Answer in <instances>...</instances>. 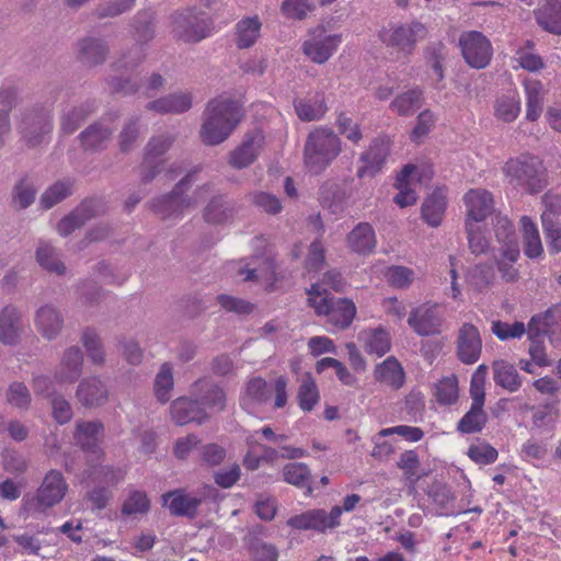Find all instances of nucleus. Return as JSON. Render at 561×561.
I'll return each instance as SVG.
<instances>
[{
  "instance_id": "1",
  "label": "nucleus",
  "mask_w": 561,
  "mask_h": 561,
  "mask_svg": "<svg viewBox=\"0 0 561 561\" xmlns=\"http://www.w3.org/2000/svg\"><path fill=\"white\" fill-rule=\"evenodd\" d=\"M241 105L229 96L220 95L211 100L205 112L201 137L207 145L222 142L241 121Z\"/></svg>"
},
{
  "instance_id": "2",
  "label": "nucleus",
  "mask_w": 561,
  "mask_h": 561,
  "mask_svg": "<svg viewBox=\"0 0 561 561\" xmlns=\"http://www.w3.org/2000/svg\"><path fill=\"white\" fill-rule=\"evenodd\" d=\"M196 391L205 392L199 401H192L186 398H180L171 404V415L179 425H185L191 422L202 424L207 417L205 409L211 411H221L226 404L224 391L210 385L206 380H199L195 385Z\"/></svg>"
},
{
  "instance_id": "3",
  "label": "nucleus",
  "mask_w": 561,
  "mask_h": 561,
  "mask_svg": "<svg viewBox=\"0 0 561 561\" xmlns=\"http://www.w3.org/2000/svg\"><path fill=\"white\" fill-rule=\"evenodd\" d=\"M308 304L319 317H324L334 330L351 327L357 314V307L350 298H333L321 284H312L307 291Z\"/></svg>"
},
{
  "instance_id": "4",
  "label": "nucleus",
  "mask_w": 561,
  "mask_h": 561,
  "mask_svg": "<svg viewBox=\"0 0 561 561\" xmlns=\"http://www.w3.org/2000/svg\"><path fill=\"white\" fill-rule=\"evenodd\" d=\"M342 142L334 130L327 126L312 129L304 148V163L313 174L323 172L341 153Z\"/></svg>"
},
{
  "instance_id": "5",
  "label": "nucleus",
  "mask_w": 561,
  "mask_h": 561,
  "mask_svg": "<svg viewBox=\"0 0 561 561\" xmlns=\"http://www.w3.org/2000/svg\"><path fill=\"white\" fill-rule=\"evenodd\" d=\"M196 181V172L188 173L182 179L171 194L163 195L153 205V211L163 219L178 218L193 209L197 202L209 193V186L198 187L193 196L186 195L187 190Z\"/></svg>"
},
{
  "instance_id": "6",
  "label": "nucleus",
  "mask_w": 561,
  "mask_h": 561,
  "mask_svg": "<svg viewBox=\"0 0 561 561\" xmlns=\"http://www.w3.org/2000/svg\"><path fill=\"white\" fill-rule=\"evenodd\" d=\"M503 172L511 185L530 194L538 193L547 184L542 162L533 156L508 159L503 167Z\"/></svg>"
},
{
  "instance_id": "7",
  "label": "nucleus",
  "mask_w": 561,
  "mask_h": 561,
  "mask_svg": "<svg viewBox=\"0 0 561 561\" xmlns=\"http://www.w3.org/2000/svg\"><path fill=\"white\" fill-rule=\"evenodd\" d=\"M141 59V49L136 47L133 51L123 56L116 62L117 70H124V72H122L121 77H114L111 79L110 84L114 91L123 92L125 94L140 92L146 96H150L163 85V78L159 73H152L150 78L139 87L138 73L135 72V69Z\"/></svg>"
},
{
  "instance_id": "8",
  "label": "nucleus",
  "mask_w": 561,
  "mask_h": 561,
  "mask_svg": "<svg viewBox=\"0 0 561 561\" xmlns=\"http://www.w3.org/2000/svg\"><path fill=\"white\" fill-rule=\"evenodd\" d=\"M433 176V170L425 163H409L402 168L396 180L399 193L393 202L401 208L414 205L419 191L428 184Z\"/></svg>"
},
{
  "instance_id": "9",
  "label": "nucleus",
  "mask_w": 561,
  "mask_h": 561,
  "mask_svg": "<svg viewBox=\"0 0 561 561\" xmlns=\"http://www.w3.org/2000/svg\"><path fill=\"white\" fill-rule=\"evenodd\" d=\"M343 42L342 34L329 33L324 26L311 28L301 43V51L311 62L325 64Z\"/></svg>"
},
{
  "instance_id": "10",
  "label": "nucleus",
  "mask_w": 561,
  "mask_h": 561,
  "mask_svg": "<svg viewBox=\"0 0 561 561\" xmlns=\"http://www.w3.org/2000/svg\"><path fill=\"white\" fill-rule=\"evenodd\" d=\"M172 32L184 42L196 43L211 34L213 22L205 12L187 9L172 16Z\"/></svg>"
},
{
  "instance_id": "11",
  "label": "nucleus",
  "mask_w": 561,
  "mask_h": 561,
  "mask_svg": "<svg viewBox=\"0 0 561 561\" xmlns=\"http://www.w3.org/2000/svg\"><path fill=\"white\" fill-rule=\"evenodd\" d=\"M427 34L426 27L420 22L410 23H390L379 31L380 41L389 46L410 54L415 44L425 38Z\"/></svg>"
},
{
  "instance_id": "12",
  "label": "nucleus",
  "mask_w": 561,
  "mask_h": 561,
  "mask_svg": "<svg viewBox=\"0 0 561 561\" xmlns=\"http://www.w3.org/2000/svg\"><path fill=\"white\" fill-rule=\"evenodd\" d=\"M342 508L334 505L330 510L312 508L295 515L287 525L297 530H313L320 534L333 531L341 525Z\"/></svg>"
},
{
  "instance_id": "13",
  "label": "nucleus",
  "mask_w": 561,
  "mask_h": 561,
  "mask_svg": "<svg viewBox=\"0 0 561 561\" xmlns=\"http://www.w3.org/2000/svg\"><path fill=\"white\" fill-rule=\"evenodd\" d=\"M445 314L442 306L427 300L410 311L408 324L420 336L439 335L443 332Z\"/></svg>"
},
{
  "instance_id": "14",
  "label": "nucleus",
  "mask_w": 561,
  "mask_h": 561,
  "mask_svg": "<svg viewBox=\"0 0 561 561\" xmlns=\"http://www.w3.org/2000/svg\"><path fill=\"white\" fill-rule=\"evenodd\" d=\"M459 47L467 65L474 69L488 67L493 56L490 39L478 31L463 32L459 37Z\"/></svg>"
},
{
  "instance_id": "15",
  "label": "nucleus",
  "mask_w": 561,
  "mask_h": 561,
  "mask_svg": "<svg viewBox=\"0 0 561 561\" xmlns=\"http://www.w3.org/2000/svg\"><path fill=\"white\" fill-rule=\"evenodd\" d=\"M68 484L61 472L48 471L34 497V505L37 511H45L58 504L65 497Z\"/></svg>"
},
{
  "instance_id": "16",
  "label": "nucleus",
  "mask_w": 561,
  "mask_h": 561,
  "mask_svg": "<svg viewBox=\"0 0 561 561\" xmlns=\"http://www.w3.org/2000/svg\"><path fill=\"white\" fill-rule=\"evenodd\" d=\"M545 210L541 214V224L550 253L561 252V224L553 220L561 214L560 197L552 194L543 196Z\"/></svg>"
},
{
  "instance_id": "17",
  "label": "nucleus",
  "mask_w": 561,
  "mask_h": 561,
  "mask_svg": "<svg viewBox=\"0 0 561 561\" xmlns=\"http://www.w3.org/2000/svg\"><path fill=\"white\" fill-rule=\"evenodd\" d=\"M456 351L458 359L466 364L477 363L482 353V339L478 328L472 323H463L457 334Z\"/></svg>"
},
{
  "instance_id": "18",
  "label": "nucleus",
  "mask_w": 561,
  "mask_h": 561,
  "mask_svg": "<svg viewBox=\"0 0 561 561\" xmlns=\"http://www.w3.org/2000/svg\"><path fill=\"white\" fill-rule=\"evenodd\" d=\"M466 206V226H477L486 219L494 209L492 194L484 188H472L463 196Z\"/></svg>"
},
{
  "instance_id": "19",
  "label": "nucleus",
  "mask_w": 561,
  "mask_h": 561,
  "mask_svg": "<svg viewBox=\"0 0 561 561\" xmlns=\"http://www.w3.org/2000/svg\"><path fill=\"white\" fill-rule=\"evenodd\" d=\"M389 152L390 139L387 136L374 139L368 150L360 158L363 165L358 169L357 175L365 178L377 174L386 162Z\"/></svg>"
},
{
  "instance_id": "20",
  "label": "nucleus",
  "mask_w": 561,
  "mask_h": 561,
  "mask_svg": "<svg viewBox=\"0 0 561 561\" xmlns=\"http://www.w3.org/2000/svg\"><path fill=\"white\" fill-rule=\"evenodd\" d=\"M264 144V136L260 130L248 134L240 146L229 154V163L237 169L247 168L257 158Z\"/></svg>"
},
{
  "instance_id": "21",
  "label": "nucleus",
  "mask_w": 561,
  "mask_h": 561,
  "mask_svg": "<svg viewBox=\"0 0 561 561\" xmlns=\"http://www.w3.org/2000/svg\"><path fill=\"white\" fill-rule=\"evenodd\" d=\"M83 356L78 346L67 348L55 370L54 380L62 387L73 383L82 373Z\"/></svg>"
},
{
  "instance_id": "22",
  "label": "nucleus",
  "mask_w": 561,
  "mask_h": 561,
  "mask_svg": "<svg viewBox=\"0 0 561 561\" xmlns=\"http://www.w3.org/2000/svg\"><path fill=\"white\" fill-rule=\"evenodd\" d=\"M76 394L82 405L95 408L107 401L108 389L101 378L92 376L80 380Z\"/></svg>"
},
{
  "instance_id": "23",
  "label": "nucleus",
  "mask_w": 561,
  "mask_h": 561,
  "mask_svg": "<svg viewBox=\"0 0 561 561\" xmlns=\"http://www.w3.org/2000/svg\"><path fill=\"white\" fill-rule=\"evenodd\" d=\"M270 399V391L264 379L255 377L250 379L240 397V405L249 414L256 415Z\"/></svg>"
},
{
  "instance_id": "24",
  "label": "nucleus",
  "mask_w": 561,
  "mask_h": 561,
  "mask_svg": "<svg viewBox=\"0 0 561 561\" xmlns=\"http://www.w3.org/2000/svg\"><path fill=\"white\" fill-rule=\"evenodd\" d=\"M526 100V119L536 122L542 114L547 90L543 83L534 78L522 81Z\"/></svg>"
},
{
  "instance_id": "25",
  "label": "nucleus",
  "mask_w": 561,
  "mask_h": 561,
  "mask_svg": "<svg viewBox=\"0 0 561 561\" xmlns=\"http://www.w3.org/2000/svg\"><path fill=\"white\" fill-rule=\"evenodd\" d=\"M172 145L169 136L153 137L147 145L146 154L142 165V180L150 181L158 172V165L161 163V157L168 151Z\"/></svg>"
},
{
  "instance_id": "26",
  "label": "nucleus",
  "mask_w": 561,
  "mask_h": 561,
  "mask_svg": "<svg viewBox=\"0 0 561 561\" xmlns=\"http://www.w3.org/2000/svg\"><path fill=\"white\" fill-rule=\"evenodd\" d=\"M529 336L561 333V304L549 308L545 313L530 319L527 330Z\"/></svg>"
},
{
  "instance_id": "27",
  "label": "nucleus",
  "mask_w": 561,
  "mask_h": 561,
  "mask_svg": "<svg viewBox=\"0 0 561 561\" xmlns=\"http://www.w3.org/2000/svg\"><path fill=\"white\" fill-rule=\"evenodd\" d=\"M358 341L369 355L381 357L391 348L389 332L381 327L368 328L358 333Z\"/></svg>"
},
{
  "instance_id": "28",
  "label": "nucleus",
  "mask_w": 561,
  "mask_h": 561,
  "mask_svg": "<svg viewBox=\"0 0 561 561\" xmlns=\"http://www.w3.org/2000/svg\"><path fill=\"white\" fill-rule=\"evenodd\" d=\"M64 324L61 313L53 306L46 305L37 309L35 314V327L39 334L54 340L60 333Z\"/></svg>"
},
{
  "instance_id": "29",
  "label": "nucleus",
  "mask_w": 561,
  "mask_h": 561,
  "mask_svg": "<svg viewBox=\"0 0 561 561\" xmlns=\"http://www.w3.org/2000/svg\"><path fill=\"white\" fill-rule=\"evenodd\" d=\"M347 247L357 254L371 253L377 244L376 233L368 222H359L346 236Z\"/></svg>"
},
{
  "instance_id": "30",
  "label": "nucleus",
  "mask_w": 561,
  "mask_h": 561,
  "mask_svg": "<svg viewBox=\"0 0 561 561\" xmlns=\"http://www.w3.org/2000/svg\"><path fill=\"white\" fill-rule=\"evenodd\" d=\"M373 375L376 381L393 389L401 388L405 379L402 365L393 356H389L383 362L377 364Z\"/></svg>"
},
{
  "instance_id": "31",
  "label": "nucleus",
  "mask_w": 561,
  "mask_h": 561,
  "mask_svg": "<svg viewBox=\"0 0 561 561\" xmlns=\"http://www.w3.org/2000/svg\"><path fill=\"white\" fill-rule=\"evenodd\" d=\"M262 21L257 15L244 16L234 25V43L238 48L252 47L261 36Z\"/></svg>"
},
{
  "instance_id": "32",
  "label": "nucleus",
  "mask_w": 561,
  "mask_h": 561,
  "mask_svg": "<svg viewBox=\"0 0 561 561\" xmlns=\"http://www.w3.org/2000/svg\"><path fill=\"white\" fill-rule=\"evenodd\" d=\"M492 369L496 386L508 392H516L520 389L523 379L513 364L504 359L494 360Z\"/></svg>"
},
{
  "instance_id": "33",
  "label": "nucleus",
  "mask_w": 561,
  "mask_h": 561,
  "mask_svg": "<svg viewBox=\"0 0 561 561\" xmlns=\"http://www.w3.org/2000/svg\"><path fill=\"white\" fill-rule=\"evenodd\" d=\"M103 436V426L98 421L78 422L76 442L88 451L96 454Z\"/></svg>"
},
{
  "instance_id": "34",
  "label": "nucleus",
  "mask_w": 561,
  "mask_h": 561,
  "mask_svg": "<svg viewBox=\"0 0 561 561\" xmlns=\"http://www.w3.org/2000/svg\"><path fill=\"white\" fill-rule=\"evenodd\" d=\"M162 501L173 515L192 516L201 504V499L185 494L181 490L164 494Z\"/></svg>"
},
{
  "instance_id": "35",
  "label": "nucleus",
  "mask_w": 561,
  "mask_h": 561,
  "mask_svg": "<svg viewBox=\"0 0 561 561\" xmlns=\"http://www.w3.org/2000/svg\"><path fill=\"white\" fill-rule=\"evenodd\" d=\"M524 253L529 259H539L543 254V245L537 225L528 216L520 218Z\"/></svg>"
},
{
  "instance_id": "36",
  "label": "nucleus",
  "mask_w": 561,
  "mask_h": 561,
  "mask_svg": "<svg viewBox=\"0 0 561 561\" xmlns=\"http://www.w3.org/2000/svg\"><path fill=\"white\" fill-rule=\"evenodd\" d=\"M192 106V98L188 93H174L156 101L149 102L147 108L160 114H180Z\"/></svg>"
},
{
  "instance_id": "37",
  "label": "nucleus",
  "mask_w": 561,
  "mask_h": 561,
  "mask_svg": "<svg viewBox=\"0 0 561 561\" xmlns=\"http://www.w3.org/2000/svg\"><path fill=\"white\" fill-rule=\"evenodd\" d=\"M494 116L504 123L514 122L520 113V98L516 90L499 95L493 105Z\"/></svg>"
},
{
  "instance_id": "38",
  "label": "nucleus",
  "mask_w": 561,
  "mask_h": 561,
  "mask_svg": "<svg viewBox=\"0 0 561 561\" xmlns=\"http://www.w3.org/2000/svg\"><path fill=\"white\" fill-rule=\"evenodd\" d=\"M446 210V190L436 188L424 201L422 206L423 219L432 227H438Z\"/></svg>"
},
{
  "instance_id": "39",
  "label": "nucleus",
  "mask_w": 561,
  "mask_h": 561,
  "mask_svg": "<svg viewBox=\"0 0 561 561\" xmlns=\"http://www.w3.org/2000/svg\"><path fill=\"white\" fill-rule=\"evenodd\" d=\"M22 329L20 311L14 307H5L0 314V341L13 345L18 342Z\"/></svg>"
},
{
  "instance_id": "40",
  "label": "nucleus",
  "mask_w": 561,
  "mask_h": 561,
  "mask_svg": "<svg viewBox=\"0 0 561 561\" xmlns=\"http://www.w3.org/2000/svg\"><path fill=\"white\" fill-rule=\"evenodd\" d=\"M536 20L545 31L561 35V0H547L537 10Z\"/></svg>"
},
{
  "instance_id": "41",
  "label": "nucleus",
  "mask_w": 561,
  "mask_h": 561,
  "mask_svg": "<svg viewBox=\"0 0 561 561\" xmlns=\"http://www.w3.org/2000/svg\"><path fill=\"white\" fill-rule=\"evenodd\" d=\"M500 252L501 255L496 257V265L502 279L507 283L516 282L519 278V272L514 264L520 254L518 243H507L506 248L500 249Z\"/></svg>"
},
{
  "instance_id": "42",
  "label": "nucleus",
  "mask_w": 561,
  "mask_h": 561,
  "mask_svg": "<svg viewBox=\"0 0 561 561\" xmlns=\"http://www.w3.org/2000/svg\"><path fill=\"white\" fill-rule=\"evenodd\" d=\"M298 117L304 122L320 119L327 112V105L322 93H316L309 98L298 99L294 102Z\"/></svg>"
},
{
  "instance_id": "43",
  "label": "nucleus",
  "mask_w": 561,
  "mask_h": 561,
  "mask_svg": "<svg viewBox=\"0 0 561 561\" xmlns=\"http://www.w3.org/2000/svg\"><path fill=\"white\" fill-rule=\"evenodd\" d=\"M51 128V118L46 115L23 122L21 133L30 146H37L46 139Z\"/></svg>"
},
{
  "instance_id": "44",
  "label": "nucleus",
  "mask_w": 561,
  "mask_h": 561,
  "mask_svg": "<svg viewBox=\"0 0 561 561\" xmlns=\"http://www.w3.org/2000/svg\"><path fill=\"white\" fill-rule=\"evenodd\" d=\"M422 104V91L411 89L397 95L390 103V110L400 116H410Z\"/></svg>"
},
{
  "instance_id": "45",
  "label": "nucleus",
  "mask_w": 561,
  "mask_h": 561,
  "mask_svg": "<svg viewBox=\"0 0 561 561\" xmlns=\"http://www.w3.org/2000/svg\"><path fill=\"white\" fill-rule=\"evenodd\" d=\"M92 202L83 203L59 221L57 226L58 233L62 237L70 234L92 217Z\"/></svg>"
},
{
  "instance_id": "46",
  "label": "nucleus",
  "mask_w": 561,
  "mask_h": 561,
  "mask_svg": "<svg viewBox=\"0 0 561 561\" xmlns=\"http://www.w3.org/2000/svg\"><path fill=\"white\" fill-rule=\"evenodd\" d=\"M18 96L14 85H3L0 89V146L4 136L10 131L9 111Z\"/></svg>"
},
{
  "instance_id": "47",
  "label": "nucleus",
  "mask_w": 561,
  "mask_h": 561,
  "mask_svg": "<svg viewBox=\"0 0 561 561\" xmlns=\"http://www.w3.org/2000/svg\"><path fill=\"white\" fill-rule=\"evenodd\" d=\"M433 396L442 405H450L458 399V379L455 375L440 378L433 388Z\"/></svg>"
},
{
  "instance_id": "48",
  "label": "nucleus",
  "mask_w": 561,
  "mask_h": 561,
  "mask_svg": "<svg viewBox=\"0 0 561 561\" xmlns=\"http://www.w3.org/2000/svg\"><path fill=\"white\" fill-rule=\"evenodd\" d=\"M383 276L386 282L393 288L408 289L415 280L416 274L414 270L403 265L388 266Z\"/></svg>"
},
{
  "instance_id": "49",
  "label": "nucleus",
  "mask_w": 561,
  "mask_h": 561,
  "mask_svg": "<svg viewBox=\"0 0 561 561\" xmlns=\"http://www.w3.org/2000/svg\"><path fill=\"white\" fill-rule=\"evenodd\" d=\"M112 128L104 123L90 126L81 134V140L87 149H100L110 139Z\"/></svg>"
},
{
  "instance_id": "50",
  "label": "nucleus",
  "mask_w": 561,
  "mask_h": 561,
  "mask_svg": "<svg viewBox=\"0 0 561 561\" xmlns=\"http://www.w3.org/2000/svg\"><path fill=\"white\" fill-rule=\"evenodd\" d=\"M150 507V501L145 492L131 491L122 505V514L137 518L145 515Z\"/></svg>"
},
{
  "instance_id": "51",
  "label": "nucleus",
  "mask_w": 561,
  "mask_h": 561,
  "mask_svg": "<svg viewBox=\"0 0 561 561\" xmlns=\"http://www.w3.org/2000/svg\"><path fill=\"white\" fill-rule=\"evenodd\" d=\"M319 390L313 378L306 374L299 390H298V402L301 410L309 412L319 402Z\"/></svg>"
},
{
  "instance_id": "52",
  "label": "nucleus",
  "mask_w": 561,
  "mask_h": 561,
  "mask_svg": "<svg viewBox=\"0 0 561 561\" xmlns=\"http://www.w3.org/2000/svg\"><path fill=\"white\" fill-rule=\"evenodd\" d=\"M79 54L83 61L98 64L104 60L107 47L101 39L87 38L80 43Z\"/></svg>"
},
{
  "instance_id": "53",
  "label": "nucleus",
  "mask_w": 561,
  "mask_h": 561,
  "mask_svg": "<svg viewBox=\"0 0 561 561\" xmlns=\"http://www.w3.org/2000/svg\"><path fill=\"white\" fill-rule=\"evenodd\" d=\"M486 422V415L483 407H476L471 404L469 412H467L458 423V430L463 434H471L480 432Z\"/></svg>"
},
{
  "instance_id": "54",
  "label": "nucleus",
  "mask_w": 561,
  "mask_h": 561,
  "mask_svg": "<svg viewBox=\"0 0 561 561\" xmlns=\"http://www.w3.org/2000/svg\"><path fill=\"white\" fill-rule=\"evenodd\" d=\"M154 394L157 399L165 403L171 398V391L173 389V374L170 364L164 363L154 380Z\"/></svg>"
},
{
  "instance_id": "55",
  "label": "nucleus",
  "mask_w": 561,
  "mask_h": 561,
  "mask_svg": "<svg viewBox=\"0 0 561 561\" xmlns=\"http://www.w3.org/2000/svg\"><path fill=\"white\" fill-rule=\"evenodd\" d=\"M36 259L41 266L49 272L61 275L66 271L64 263L57 257L54 248L46 242L39 243L36 250Z\"/></svg>"
},
{
  "instance_id": "56",
  "label": "nucleus",
  "mask_w": 561,
  "mask_h": 561,
  "mask_svg": "<svg viewBox=\"0 0 561 561\" xmlns=\"http://www.w3.org/2000/svg\"><path fill=\"white\" fill-rule=\"evenodd\" d=\"M283 477L287 483L300 488L308 486V493L311 492L309 486L310 470L305 463L291 462L286 465L283 469Z\"/></svg>"
},
{
  "instance_id": "57",
  "label": "nucleus",
  "mask_w": 561,
  "mask_h": 561,
  "mask_svg": "<svg viewBox=\"0 0 561 561\" xmlns=\"http://www.w3.org/2000/svg\"><path fill=\"white\" fill-rule=\"evenodd\" d=\"M526 45L527 47H520L515 51L514 61L525 70L537 72L545 67V64L540 56L531 51L533 43L528 41Z\"/></svg>"
},
{
  "instance_id": "58",
  "label": "nucleus",
  "mask_w": 561,
  "mask_h": 561,
  "mask_svg": "<svg viewBox=\"0 0 561 561\" xmlns=\"http://www.w3.org/2000/svg\"><path fill=\"white\" fill-rule=\"evenodd\" d=\"M71 183L69 181H58L49 186L41 197V205L48 209L61 202L71 194Z\"/></svg>"
},
{
  "instance_id": "59",
  "label": "nucleus",
  "mask_w": 561,
  "mask_h": 561,
  "mask_svg": "<svg viewBox=\"0 0 561 561\" xmlns=\"http://www.w3.org/2000/svg\"><path fill=\"white\" fill-rule=\"evenodd\" d=\"M488 375V366L484 364H481L478 366V368L474 370V373L471 376L470 381V396L472 399V405L476 407H483L484 404V385L485 379Z\"/></svg>"
},
{
  "instance_id": "60",
  "label": "nucleus",
  "mask_w": 561,
  "mask_h": 561,
  "mask_svg": "<svg viewBox=\"0 0 561 561\" xmlns=\"http://www.w3.org/2000/svg\"><path fill=\"white\" fill-rule=\"evenodd\" d=\"M491 331L499 340L506 341L522 337L526 332V328L523 322L508 323L497 320L492 322Z\"/></svg>"
},
{
  "instance_id": "61",
  "label": "nucleus",
  "mask_w": 561,
  "mask_h": 561,
  "mask_svg": "<svg viewBox=\"0 0 561 561\" xmlns=\"http://www.w3.org/2000/svg\"><path fill=\"white\" fill-rule=\"evenodd\" d=\"M312 10L310 0H284L280 5L283 15L291 20H304Z\"/></svg>"
},
{
  "instance_id": "62",
  "label": "nucleus",
  "mask_w": 561,
  "mask_h": 561,
  "mask_svg": "<svg viewBox=\"0 0 561 561\" xmlns=\"http://www.w3.org/2000/svg\"><path fill=\"white\" fill-rule=\"evenodd\" d=\"M82 344L90 360L95 365L104 363V351L98 334L92 330H85L82 334Z\"/></svg>"
},
{
  "instance_id": "63",
  "label": "nucleus",
  "mask_w": 561,
  "mask_h": 561,
  "mask_svg": "<svg viewBox=\"0 0 561 561\" xmlns=\"http://www.w3.org/2000/svg\"><path fill=\"white\" fill-rule=\"evenodd\" d=\"M468 456L479 465L493 463L499 456L497 450L486 443L471 445L468 449Z\"/></svg>"
},
{
  "instance_id": "64",
  "label": "nucleus",
  "mask_w": 561,
  "mask_h": 561,
  "mask_svg": "<svg viewBox=\"0 0 561 561\" xmlns=\"http://www.w3.org/2000/svg\"><path fill=\"white\" fill-rule=\"evenodd\" d=\"M336 126L340 134L345 136L346 139L355 145L358 144L363 138L359 125L344 113H341L337 116Z\"/></svg>"
}]
</instances>
